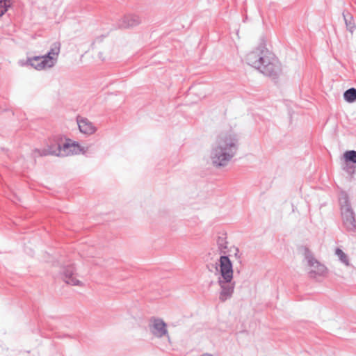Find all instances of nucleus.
Listing matches in <instances>:
<instances>
[{
    "label": "nucleus",
    "mask_w": 356,
    "mask_h": 356,
    "mask_svg": "<svg viewBox=\"0 0 356 356\" xmlns=\"http://www.w3.org/2000/svg\"><path fill=\"white\" fill-rule=\"evenodd\" d=\"M77 124L80 131L83 134L90 135L97 131L96 127L87 118H78Z\"/></svg>",
    "instance_id": "ddd939ff"
},
{
    "label": "nucleus",
    "mask_w": 356,
    "mask_h": 356,
    "mask_svg": "<svg viewBox=\"0 0 356 356\" xmlns=\"http://www.w3.org/2000/svg\"><path fill=\"white\" fill-rule=\"evenodd\" d=\"M343 156L345 163L356 164L355 150H347L343 153Z\"/></svg>",
    "instance_id": "6ab92c4d"
},
{
    "label": "nucleus",
    "mask_w": 356,
    "mask_h": 356,
    "mask_svg": "<svg viewBox=\"0 0 356 356\" xmlns=\"http://www.w3.org/2000/svg\"><path fill=\"white\" fill-rule=\"evenodd\" d=\"M12 6V0H0V18Z\"/></svg>",
    "instance_id": "aec40b11"
},
{
    "label": "nucleus",
    "mask_w": 356,
    "mask_h": 356,
    "mask_svg": "<svg viewBox=\"0 0 356 356\" xmlns=\"http://www.w3.org/2000/svg\"><path fill=\"white\" fill-rule=\"evenodd\" d=\"M218 273L220 277L218 279H224L225 282L233 280V264L227 254H221L218 259Z\"/></svg>",
    "instance_id": "0eeeda50"
},
{
    "label": "nucleus",
    "mask_w": 356,
    "mask_h": 356,
    "mask_svg": "<svg viewBox=\"0 0 356 356\" xmlns=\"http://www.w3.org/2000/svg\"><path fill=\"white\" fill-rule=\"evenodd\" d=\"M202 356H213V355L211 354L205 353V354H203Z\"/></svg>",
    "instance_id": "a878e982"
},
{
    "label": "nucleus",
    "mask_w": 356,
    "mask_h": 356,
    "mask_svg": "<svg viewBox=\"0 0 356 356\" xmlns=\"http://www.w3.org/2000/svg\"><path fill=\"white\" fill-rule=\"evenodd\" d=\"M343 99L348 103H353L356 101V89L350 88L343 92Z\"/></svg>",
    "instance_id": "a211bd4d"
},
{
    "label": "nucleus",
    "mask_w": 356,
    "mask_h": 356,
    "mask_svg": "<svg viewBox=\"0 0 356 356\" xmlns=\"http://www.w3.org/2000/svg\"><path fill=\"white\" fill-rule=\"evenodd\" d=\"M268 54H269V50L264 43H261L255 50L247 54L245 60L249 65L259 70L261 64L265 63L264 59H266Z\"/></svg>",
    "instance_id": "39448f33"
},
{
    "label": "nucleus",
    "mask_w": 356,
    "mask_h": 356,
    "mask_svg": "<svg viewBox=\"0 0 356 356\" xmlns=\"http://www.w3.org/2000/svg\"><path fill=\"white\" fill-rule=\"evenodd\" d=\"M355 164L348 163L344 162V166L343 169L349 175H352L356 172Z\"/></svg>",
    "instance_id": "5701e85b"
},
{
    "label": "nucleus",
    "mask_w": 356,
    "mask_h": 356,
    "mask_svg": "<svg viewBox=\"0 0 356 356\" xmlns=\"http://www.w3.org/2000/svg\"><path fill=\"white\" fill-rule=\"evenodd\" d=\"M227 238L226 232H219L216 238V245L218 246V251L220 254H227Z\"/></svg>",
    "instance_id": "4468645a"
},
{
    "label": "nucleus",
    "mask_w": 356,
    "mask_h": 356,
    "mask_svg": "<svg viewBox=\"0 0 356 356\" xmlns=\"http://www.w3.org/2000/svg\"><path fill=\"white\" fill-rule=\"evenodd\" d=\"M75 272V267L73 264L67 265L62 269L63 279L64 282L72 286H79L81 282L76 279L73 275Z\"/></svg>",
    "instance_id": "9b49d317"
},
{
    "label": "nucleus",
    "mask_w": 356,
    "mask_h": 356,
    "mask_svg": "<svg viewBox=\"0 0 356 356\" xmlns=\"http://www.w3.org/2000/svg\"><path fill=\"white\" fill-rule=\"evenodd\" d=\"M65 138L58 134L48 138L46 145L43 148H35L32 153L33 157L56 156H65L64 145Z\"/></svg>",
    "instance_id": "7ed1b4c3"
},
{
    "label": "nucleus",
    "mask_w": 356,
    "mask_h": 356,
    "mask_svg": "<svg viewBox=\"0 0 356 356\" xmlns=\"http://www.w3.org/2000/svg\"><path fill=\"white\" fill-rule=\"evenodd\" d=\"M264 59L265 63H262L259 71L266 76H269L273 80L278 79L282 73L281 63L277 58L269 51L268 57Z\"/></svg>",
    "instance_id": "20e7f679"
},
{
    "label": "nucleus",
    "mask_w": 356,
    "mask_h": 356,
    "mask_svg": "<svg viewBox=\"0 0 356 356\" xmlns=\"http://www.w3.org/2000/svg\"><path fill=\"white\" fill-rule=\"evenodd\" d=\"M41 63L45 66L46 68L52 67L55 65L57 58L51 56L48 52L43 56H40Z\"/></svg>",
    "instance_id": "f3484780"
},
{
    "label": "nucleus",
    "mask_w": 356,
    "mask_h": 356,
    "mask_svg": "<svg viewBox=\"0 0 356 356\" xmlns=\"http://www.w3.org/2000/svg\"><path fill=\"white\" fill-rule=\"evenodd\" d=\"M346 29L350 33H353L354 30L356 29V25L355 24L354 18L351 13H350L347 10H344L342 13Z\"/></svg>",
    "instance_id": "dca6fc26"
},
{
    "label": "nucleus",
    "mask_w": 356,
    "mask_h": 356,
    "mask_svg": "<svg viewBox=\"0 0 356 356\" xmlns=\"http://www.w3.org/2000/svg\"><path fill=\"white\" fill-rule=\"evenodd\" d=\"M339 203L343 227L347 232H355L356 231L355 213L351 207L349 196L346 192H340Z\"/></svg>",
    "instance_id": "f03ea898"
},
{
    "label": "nucleus",
    "mask_w": 356,
    "mask_h": 356,
    "mask_svg": "<svg viewBox=\"0 0 356 356\" xmlns=\"http://www.w3.org/2000/svg\"><path fill=\"white\" fill-rule=\"evenodd\" d=\"M86 149L85 147L81 146L76 141H72L70 139L65 138V142L64 145V154L65 156H67L70 154H79L80 153L85 154Z\"/></svg>",
    "instance_id": "f8f14e48"
},
{
    "label": "nucleus",
    "mask_w": 356,
    "mask_h": 356,
    "mask_svg": "<svg viewBox=\"0 0 356 356\" xmlns=\"http://www.w3.org/2000/svg\"><path fill=\"white\" fill-rule=\"evenodd\" d=\"M41 57L40 56H35L31 58H27L25 62L20 60L19 64L22 66L24 65H30L31 67L35 68L37 70H41L45 69V66L41 63Z\"/></svg>",
    "instance_id": "2eb2a0df"
},
{
    "label": "nucleus",
    "mask_w": 356,
    "mask_h": 356,
    "mask_svg": "<svg viewBox=\"0 0 356 356\" xmlns=\"http://www.w3.org/2000/svg\"><path fill=\"white\" fill-rule=\"evenodd\" d=\"M305 257L308 265L313 268L309 272V277L317 280L318 277H323L326 274L327 268L313 257L307 248L305 249Z\"/></svg>",
    "instance_id": "423d86ee"
},
{
    "label": "nucleus",
    "mask_w": 356,
    "mask_h": 356,
    "mask_svg": "<svg viewBox=\"0 0 356 356\" xmlns=\"http://www.w3.org/2000/svg\"><path fill=\"white\" fill-rule=\"evenodd\" d=\"M141 23V19L139 16L134 14H127L119 20L116 26L113 29H130L139 25Z\"/></svg>",
    "instance_id": "1a4fd4ad"
},
{
    "label": "nucleus",
    "mask_w": 356,
    "mask_h": 356,
    "mask_svg": "<svg viewBox=\"0 0 356 356\" xmlns=\"http://www.w3.org/2000/svg\"><path fill=\"white\" fill-rule=\"evenodd\" d=\"M60 49V44L59 42H54L51 44L48 53L57 58Z\"/></svg>",
    "instance_id": "4be33fe9"
},
{
    "label": "nucleus",
    "mask_w": 356,
    "mask_h": 356,
    "mask_svg": "<svg viewBox=\"0 0 356 356\" xmlns=\"http://www.w3.org/2000/svg\"><path fill=\"white\" fill-rule=\"evenodd\" d=\"M238 149V138L233 132L222 133L218 137L217 145L211 152L214 166L224 167L235 156Z\"/></svg>",
    "instance_id": "f257e3e1"
},
{
    "label": "nucleus",
    "mask_w": 356,
    "mask_h": 356,
    "mask_svg": "<svg viewBox=\"0 0 356 356\" xmlns=\"http://www.w3.org/2000/svg\"><path fill=\"white\" fill-rule=\"evenodd\" d=\"M149 329L152 334L157 337L162 338L163 337H168V332L167 330V324L161 318L152 317L150 320Z\"/></svg>",
    "instance_id": "6e6552de"
},
{
    "label": "nucleus",
    "mask_w": 356,
    "mask_h": 356,
    "mask_svg": "<svg viewBox=\"0 0 356 356\" xmlns=\"http://www.w3.org/2000/svg\"><path fill=\"white\" fill-rule=\"evenodd\" d=\"M234 256L237 259H240L241 258V254H239V249L238 248H236V247H234Z\"/></svg>",
    "instance_id": "393cba45"
},
{
    "label": "nucleus",
    "mask_w": 356,
    "mask_h": 356,
    "mask_svg": "<svg viewBox=\"0 0 356 356\" xmlns=\"http://www.w3.org/2000/svg\"><path fill=\"white\" fill-rule=\"evenodd\" d=\"M335 254L338 256L339 260L342 263H343L346 266L349 264L348 257L341 249H340L339 248H337L335 250Z\"/></svg>",
    "instance_id": "412c9836"
},
{
    "label": "nucleus",
    "mask_w": 356,
    "mask_h": 356,
    "mask_svg": "<svg viewBox=\"0 0 356 356\" xmlns=\"http://www.w3.org/2000/svg\"><path fill=\"white\" fill-rule=\"evenodd\" d=\"M207 268L208 269L209 271L210 272H213L214 270L216 271V273H218V263L216 262L215 264H207Z\"/></svg>",
    "instance_id": "b1692460"
},
{
    "label": "nucleus",
    "mask_w": 356,
    "mask_h": 356,
    "mask_svg": "<svg viewBox=\"0 0 356 356\" xmlns=\"http://www.w3.org/2000/svg\"><path fill=\"white\" fill-rule=\"evenodd\" d=\"M218 283L221 288L219 299L221 302H225L232 296L235 282L232 281L225 282L224 279H218Z\"/></svg>",
    "instance_id": "9d476101"
}]
</instances>
